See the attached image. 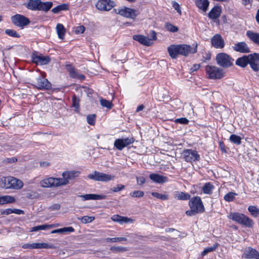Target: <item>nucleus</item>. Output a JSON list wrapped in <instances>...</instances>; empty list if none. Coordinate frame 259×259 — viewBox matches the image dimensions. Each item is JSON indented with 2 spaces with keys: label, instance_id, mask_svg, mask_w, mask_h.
Masks as SVG:
<instances>
[{
  "label": "nucleus",
  "instance_id": "f257e3e1",
  "mask_svg": "<svg viewBox=\"0 0 259 259\" xmlns=\"http://www.w3.org/2000/svg\"><path fill=\"white\" fill-rule=\"evenodd\" d=\"M194 48L187 45H171L167 48V52L172 59H177L179 55L184 56L197 52V44L193 45Z\"/></svg>",
  "mask_w": 259,
  "mask_h": 259
},
{
  "label": "nucleus",
  "instance_id": "f03ea898",
  "mask_svg": "<svg viewBox=\"0 0 259 259\" xmlns=\"http://www.w3.org/2000/svg\"><path fill=\"white\" fill-rule=\"evenodd\" d=\"M228 218L238 223L239 224L244 225L247 227L251 228L253 227L254 223L253 221L247 216L239 212H230Z\"/></svg>",
  "mask_w": 259,
  "mask_h": 259
},
{
  "label": "nucleus",
  "instance_id": "7ed1b4c3",
  "mask_svg": "<svg viewBox=\"0 0 259 259\" xmlns=\"http://www.w3.org/2000/svg\"><path fill=\"white\" fill-rule=\"evenodd\" d=\"M2 182L4 184V187L7 189L19 190L24 185L21 180L11 176L3 178Z\"/></svg>",
  "mask_w": 259,
  "mask_h": 259
},
{
  "label": "nucleus",
  "instance_id": "20e7f679",
  "mask_svg": "<svg viewBox=\"0 0 259 259\" xmlns=\"http://www.w3.org/2000/svg\"><path fill=\"white\" fill-rule=\"evenodd\" d=\"M206 76L209 79H220L225 75L224 70L215 66L207 65L205 67Z\"/></svg>",
  "mask_w": 259,
  "mask_h": 259
},
{
  "label": "nucleus",
  "instance_id": "39448f33",
  "mask_svg": "<svg viewBox=\"0 0 259 259\" xmlns=\"http://www.w3.org/2000/svg\"><path fill=\"white\" fill-rule=\"evenodd\" d=\"M217 63L223 68H228L233 64L234 60L229 55L225 53H220L215 57Z\"/></svg>",
  "mask_w": 259,
  "mask_h": 259
},
{
  "label": "nucleus",
  "instance_id": "423d86ee",
  "mask_svg": "<svg viewBox=\"0 0 259 259\" xmlns=\"http://www.w3.org/2000/svg\"><path fill=\"white\" fill-rule=\"evenodd\" d=\"M115 13L119 14L123 17L134 19L138 16L140 12L138 10L124 7L120 9H114Z\"/></svg>",
  "mask_w": 259,
  "mask_h": 259
},
{
  "label": "nucleus",
  "instance_id": "0eeeda50",
  "mask_svg": "<svg viewBox=\"0 0 259 259\" xmlns=\"http://www.w3.org/2000/svg\"><path fill=\"white\" fill-rule=\"evenodd\" d=\"M88 178L91 180L97 181L107 182L114 180L115 176L97 171H94L92 174L88 175Z\"/></svg>",
  "mask_w": 259,
  "mask_h": 259
},
{
  "label": "nucleus",
  "instance_id": "6e6552de",
  "mask_svg": "<svg viewBox=\"0 0 259 259\" xmlns=\"http://www.w3.org/2000/svg\"><path fill=\"white\" fill-rule=\"evenodd\" d=\"M79 172L75 171H66L62 173V178H59L61 186H65L69 183V182L77 177Z\"/></svg>",
  "mask_w": 259,
  "mask_h": 259
},
{
  "label": "nucleus",
  "instance_id": "1a4fd4ad",
  "mask_svg": "<svg viewBox=\"0 0 259 259\" xmlns=\"http://www.w3.org/2000/svg\"><path fill=\"white\" fill-rule=\"evenodd\" d=\"M189 205L191 209H194L199 213L203 212L204 211V207L201 198L198 196L192 197L190 199Z\"/></svg>",
  "mask_w": 259,
  "mask_h": 259
},
{
  "label": "nucleus",
  "instance_id": "9d476101",
  "mask_svg": "<svg viewBox=\"0 0 259 259\" xmlns=\"http://www.w3.org/2000/svg\"><path fill=\"white\" fill-rule=\"evenodd\" d=\"M12 23L16 26L23 29L30 23L28 18L20 14H16L11 17Z\"/></svg>",
  "mask_w": 259,
  "mask_h": 259
},
{
  "label": "nucleus",
  "instance_id": "9b49d317",
  "mask_svg": "<svg viewBox=\"0 0 259 259\" xmlns=\"http://www.w3.org/2000/svg\"><path fill=\"white\" fill-rule=\"evenodd\" d=\"M115 6L112 0H98L95 6L100 11H109Z\"/></svg>",
  "mask_w": 259,
  "mask_h": 259
},
{
  "label": "nucleus",
  "instance_id": "f8f14e48",
  "mask_svg": "<svg viewBox=\"0 0 259 259\" xmlns=\"http://www.w3.org/2000/svg\"><path fill=\"white\" fill-rule=\"evenodd\" d=\"M40 186L42 188H52L60 187L59 178L50 177L42 180Z\"/></svg>",
  "mask_w": 259,
  "mask_h": 259
},
{
  "label": "nucleus",
  "instance_id": "ddd939ff",
  "mask_svg": "<svg viewBox=\"0 0 259 259\" xmlns=\"http://www.w3.org/2000/svg\"><path fill=\"white\" fill-rule=\"evenodd\" d=\"M184 158L188 162H192L193 161H198L200 156L197 152L191 149L185 150L183 152Z\"/></svg>",
  "mask_w": 259,
  "mask_h": 259
},
{
  "label": "nucleus",
  "instance_id": "4468645a",
  "mask_svg": "<svg viewBox=\"0 0 259 259\" xmlns=\"http://www.w3.org/2000/svg\"><path fill=\"white\" fill-rule=\"evenodd\" d=\"M134 142L133 138H126L116 139L114 143V147L118 150H122L124 147Z\"/></svg>",
  "mask_w": 259,
  "mask_h": 259
},
{
  "label": "nucleus",
  "instance_id": "2eb2a0df",
  "mask_svg": "<svg viewBox=\"0 0 259 259\" xmlns=\"http://www.w3.org/2000/svg\"><path fill=\"white\" fill-rule=\"evenodd\" d=\"M31 59L33 63L39 65L48 64L51 61L50 57L41 54L37 55L35 53L32 54Z\"/></svg>",
  "mask_w": 259,
  "mask_h": 259
},
{
  "label": "nucleus",
  "instance_id": "dca6fc26",
  "mask_svg": "<svg viewBox=\"0 0 259 259\" xmlns=\"http://www.w3.org/2000/svg\"><path fill=\"white\" fill-rule=\"evenodd\" d=\"M34 83V86L40 90H48L51 88V84L48 79L41 76L36 78Z\"/></svg>",
  "mask_w": 259,
  "mask_h": 259
},
{
  "label": "nucleus",
  "instance_id": "f3484780",
  "mask_svg": "<svg viewBox=\"0 0 259 259\" xmlns=\"http://www.w3.org/2000/svg\"><path fill=\"white\" fill-rule=\"evenodd\" d=\"M249 65L251 68L255 72L259 71V54L253 53L249 55Z\"/></svg>",
  "mask_w": 259,
  "mask_h": 259
},
{
  "label": "nucleus",
  "instance_id": "a211bd4d",
  "mask_svg": "<svg viewBox=\"0 0 259 259\" xmlns=\"http://www.w3.org/2000/svg\"><path fill=\"white\" fill-rule=\"evenodd\" d=\"M212 46L217 49H222L225 46V41L220 34L214 35L211 39Z\"/></svg>",
  "mask_w": 259,
  "mask_h": 259
},
{
  "label": "nucleus",
  "instance_id": "6ab92c4d",
  "mask_svg": "<svg viewBox=\"0 0 259 259\" xmlns=\"http://www.w3.org/2000/svg\"><path fill=\"white\" fill-rule=\"evenodd\" d=\"M133 39L146 46H150L153 44L151 39L142 35H134Z\"/></svg>",
  "mask_w": 259,
  "mask_h": 259
},
{
  "label": "nucleus",
  "instance_id": "aec40b11",
  "mask_svg": "<svg viewBox=\"0 0 259 259\" xmlns=\"http://www.w3.org/2000/svg\"><path fill=\"white\" fill-rule=\"evenodd\" d=\"M233 50L236 52L242 53H247L250 52L249 48L245 42H240L235 44L233 47Z\"/></svg>",
  "mask_w": 259,
  "mask_h": 259
},
{
  "label": "nucleus",
  "instance_id": "412c9836",
  "mask_svg": "<svg viewBox=\"0 0 259 259\" xmlns=\"http://www.w3.org/2000/svg\"><path fill=\"white\" fill-rule=\"evenodd\" d=\"M111 219L113 221L118 222L120 224L123 223H133L134 221V220L131 218L120 216L117 214L113 215Z\"/></svg>",
  "mask_w": 259,
  "mask_h": 259
},
{
  "label": "nucleus",
  "instance_id": "4be33fe9",
  "mask_svg": "<svg viewBox=\"0 0 259 259\" xmlns=\"http://www.w3.org/2000/svg\"><path fill=\"white\" fill-rule=\"evenodd\" d=\"M149 178L153 182L159 184L165 183L168 181L167 177L156 174H150Z\"/></svg>",
  "mask_w": 259,
  "mask_h": 259
},
{
  "label": "nucleus",
  "instance_id": "5701e85b",
  "mask_svg": "<svg viewBox=\"0 0 259 259\" xmlns=\"http://www.w3.org/2000/svg\"><path fill=\"white\" fill-rule=\"evenodd\" d=\"M40 0H29L26 7L31 10H39Z\"/></svg>",
  "mask_w": 259,
  "mask_h": 259
},
{
  "label": "nucleus",
  "instance_id": "b1692460",
  "mask_svg": "<svg viewBox=\"0 0 259 259\" xmlns=\"http://www.w3.org/2000/svg\"><path fill=\"white\" fill-rule=\"evenodd\" d=\"M221 13V9L220 7H214L208 13V17L211 19H218Z\"/></svg>",
  "mask_w": 259,
  "mask_h": 259
},
{
  "label": "nucleus",
  "instance_id": "393cba45",
  "mask_svg": "<svg viewBox=\"0 0 259 259\" xmlns=\"http://www.w3.org/2000/svg\"><path fill=\"white\" fill-rule=\"evenodd\" d=\"M248 64H249V55L247 56L244 55L240 58H239L236 61V64L241 67H246Z\"/></svg>",
  "mask_w": 259,
  "mask_h": 259
},
{
  "label": "nucleus",
  "instance_id": "a878e982",
  "mask_svg": "<svg viewBox=\"0 0 259 259\" xmlns=\"http://www.w3.org/2000/svg\"><path fill=\"white\" fill-rule=\"evenodd\" d=\"M195 4L197 7L203 11L206 12L209 6V2L208 0H195Z\"/></svg>",
  "mask_w": 259,
  "mask_h": 259
},
{
  "label": "nucleus",
  "instance_id": "bb28decb",
  "mask_svg": "<svg viewBox=\"0 0 259 259\" xmlns=\"http://www.w3.org/2000/svg\"><path fill=\"white\" fill-rule=\"evenodd\" d=\"M246 35L255 44L259 46V33L248 30L246 32Z\"/></svg>",
  "mask_w": 259,
  "mask_h": 259
},
{
  "label": "nucleus",
  "instance_id": "cd10ccee",
  "mask_svg": "<svg viewBox=\"0 0 259 259\" xmlns=\"http://www.w3.org/2000/svg\"><path fill=\"white\" fill-rule=\"evenodd\" d=\"M16 202L14 197L10 195H0V204L3 205L7 203H13Z\"/></svg>",
  "mask_w": 259,
  "mask_h": 259
},
{
  "label": "nucleus",
  "instance_id": "c85d7f7f",
  "mask_svg": "<svg viewBox=\"0 0 259 259\" xmlns=\"http://www.w3.org/2000/svg\"><path fill=\"white\" fill-rule=\"evenodd\" d=\"M68 71L69 72L70 76L71 77L79 79L80 80H84L85 79L84 75L78 73L77 71L73 67H70L69 68H68Z\"/></svg>",
  "mask_w": 259,
  "mask_h": 259
},
{
  "label": "nucleus",
  "instance_id": "c756f323",
  "mask_svg": "<svg viewBox=\"0 0 259 259\" xmlns=\"http://www.w3.org/2000/svg\"><path fill=\"white\" fill-rule=\"evenodd\" d=\"M175 197L179 200H187L190 199L191 195L189 193L183 192H176Z\"/></svg>",
  "mask_w": 259,
  "mask_h": 259
},
{
  "label": "nucleus",
  "instance_id": "7c9ffc66",
  "mask_svg": "<svg viewBox=\"0 0 259 259\" xmlns=\"http://www.w3.org/2000/svg\"><path fill=\"white\" fill-rule=\"evenodd\" d=\"M55 226V225L44 224L42 225H39L31 228L30 232H36L39 230H44L48 229L53 228Z\"/></svg>",
  "mask_w": 259,
  "mask_h": 259
},
{
  "label": "nucleus",
  "instance_id": "2f4dec72",
  "mask_svg": "<svg viewBox=\"0 0 259 259\" xmlns=\"http://www.w3.org/2000/svg\"><path fill=\"white\" fill-rule=\"evenodd\" d=\"M56 30L59 38L63 39L66 32L64 26L61 24H58L56 26Z\"/></svg>",
  "mask_w": 259,
  "mask_h": 259
},
{
  "label": "nucleus",
  "instance_id": "473e14b6",
  "mask_svg": "<svg viewBox=\"0 0 259 259\" xmlns=\"http://www.w3.org/2000/svg\"><path fill=\"white\" fill-rule=\"evenodd\" d=\"M213 189V185L209 182L205 183L202 188L203 192L206 194H211Z\"/></svg>",
  "mask_w": 259,
  "mask_h": 259
},
{
  "label": "nucleus",
  "instance_id": "72a5a7b5",
  "mask_svg": "<svg viewBox=\"0 0 259 259\" xmlns=\"http://www.w3.org/2000/svg\"><path fill=\"white\" fill-rule=\"evenodd\" d=\"M219 245V244L218 243H215L212 246L205 248L204 250L201 252V255L204 256L209 252L214 251L218 247Z\"/></svg>",
  "mask_w": 259,
  "mask_h": 259
},
{
  "label": "nucleus",
  "instance_id": "f704fd0d",
  "mask_svg": "<svg viewBox=\"0 0 259 259\" xmlns=\"http://www.w3.org/2000/svg\"><path fill=\"white\" fill-rule=\"evenodd\" d=\"M53 6L52 2H47L45 3H42L40 1V4L39 6V10L48 11H49Z\"/></svg>",
  "mask_w": 259,
  "mask_h": 259
},
{
  "label": "nucleus",
  "instance_id": "c9c22d12",
  "mask_svg": "<svg viewBox=\"0 0 259 259\" xmlns=\"http://www.w3.org/2000/svg\"><path fill=\"white\" fill-rule=\"evenodd\" d=\"M247 256L249 258H254L255 259H258L259 257V252L254 249H249L247 251Z\"/></svg>",
  "mask_w": 259,
  "mask_h": 259
},
{
  "label": "nucleus",
  "instance_id": "e433bc0d",
  "mask_svg": "<svg viewBox=\"0 0 259 259\" xmlns=\"http://www.w3.org/2000/svg\"><path fill=\"white\" fill-rule=\"evenodd\" d=\"M248 210L253 217L255 218L259 215V209L255 206H249Z\"/></svg>",
  "mask_w": 259,
  "mask_h": 259
},
{
  "label": "nucleus",
  "instance_id": "4c0bfd02",
  "mask_svg": "<svg viewBox=\"0 0 259 259\" xmlns=\"http://www.w3.org/2000/svg\"><path fill=\"white\" fill-rule=\"evenodd\" d=\"M110 250L114 253H120L126 251L127 249L121 246H111Z\"/></svg>",
  "mask_w": 259,
  "mask_h": 259
},
{
  "label": "nucleus",
  "instance_id": "58836bf2",
  "mask_svg": "<svg viewBox=\"0 0 259 259\" xmlns=\"http://www.w3.org/2000/svg\"><path fill=\"white\" fill-rule=\"evenodd\" d=\"M49 247V244L46 243H33L31 245V249L48 248Z\"/></svg>",
  "mask_w": 259,
  "mask_h": 259
},
{
  "label": "nucleus",
  "instance_id": "ea45409f",
  "mask_svg": "<svg viewBox=\"0 0 259 259\" xmlns=\"http://www.w3.org/2000/svg\"><path fill=\"white\" fill-rule=\"evenodd\" d=\"M230 141L236 145H240L241 143V138L236 135H232L229 138Z\"/></svg>",
  "mask_w": 259,
  "mask_h": 259
},
{
  "label": "nucleus",
  "instance_id": "a19ab883",
  "mask_svg": "<svg viewBox=\"0 0 259 259\" xmlns=\"http://www.w3.org/2000/svg\"><path fill=\"white\" fill-rule=\"evenodd\" d=\"M151 195L153 196L162 200H167L169 198V196L167 194H162L157 192H152Z\"/></svg>",
  "mask_w": 259,
  "mask_h": 259
},
{
  "label": "nucleus",
  "instance_id": "79ce46f5",
  "mask_svg": "<svg viewBox=\"0 0 259 259\" xmlns=\"http://www.w3.org/2000/svg\"><path fill=\"white\" fill-rule=\"evenodd\" d=\"M101 105L104 107H106L108 109H111L112 107V103L107 100L101 98L100 100Z\"/></svg>",
  "mask_w": 259,
  "mask_h": 259
},
{
  "label": "nucleus",
  "instance_id": "37998d69",
  "mask_svg": "<svg viewBox=\"0 0 259 259\" xmlns=\"http://www.w3.org/2000/svg\"><path fill=\"white\" fill-rule=\"evenodd\" d=\"M78 220H80L81 223L84 224L91 223L95 220L94 217H89V216H83L81 218H79Z\"/></svg>",
  "mask_w": 259,
  "mask_h": 259
},
{
  "label": "nucleus",
  "instance_id": "c03bdc74",
  "mask_svg": "<svg viewBox=\"0 0 259 259\" xmlns=\"http://www.w3.org/2000/svg\"><path fill=\"white\" fill-rule=\"evenodd\" d=\"M236 195L237 194L235 193L229 192L224 196V199L228 202L232 201L235 199Z\"/></svg>",
  "mask_w": 259,
  "mask_h": 259
},
{
  "label": "nucleus",
  "instance_id": "a18cd8bd",
  "mask_svg": "<svg viewBox=\"0 0 259 259\" xmlns=\"http://www.w3.org/2000/svg\"><path fill=\"white\" fill-rule=\"evenodd\" d=\"M5 33L12 37L19 38L20 37V35L14 30L8 29L5 30Z\"/></svg>",
  "mask_w": 259,
  "mask_h": 259
},
{
  "label": "nucleus",
  "instance_id": "49530a36",
  "mask_svg": "<svg viewBox=\"0 0 259 259\" xmlns=\"http://www.w3.org/2000/svg\"><path fill=\"white\" fill-rule=\"evenodd\" d=\"M165 28L166 29L170 32H176L178 31V28L174 25L169 23H166L165 24Z\"/></svg>",
  "mask_w": 259,
  "mask_h": 259
},
{
  "label": "nucleus",
  "instance_id": "de8ad7c7",
  "mask_svg": "<svg viewBox=\"0 0 259 259\" xmlns=\"http://www.w3.org/2000/svg\"><path fill=\"white\" fill-rule=\"evenodd\" d=\"M72 106L75 108V110L78 111L79 109V100L75 96L72 98Z\"/></svg>",
  "mask_w": 259,
  "mask_h": 259
},
{
  "label": "nucleus",
  "instance_id": "09e8293b",
  "mask_svg": "<svg viewBox=\"0 0 259 259\" xmlns=\"http://www.w3.org/2000/svg\"><path fill=\"white\" fill-rule=\"evenodd\" d=\"M130 196L134 198H140L144 196V192L142 191H134L130 194Z\"/></svg>",
  "mask_w": 259,
  "mask_h": 259
},
{
  "label": "nucleus",
  "instance_id": "8fccbe9b",
  "mask_svg": "<svg viewBox=\"0 0 259 259\" xmlns=\"http://www.w3.org/2000/svg\"><path fill=\"white\" fill-rule=\"evenodd\" d=\"M127 239L125 237H114V238H107L106 241L107 242H119L121 241H126Z\"/></svg>",
  "mask_w": 259,
  "mask_h": 259
},
{
  "label": "nucleus",
  "instance_id": "3c124183",
  "mask_svg": "<svg viewBox=\"0 0 259 259\" xmlns=\"http://www.w3.org/2000/svg\"><path fill=\"white\" fill-rule=\"evenodd\" d=\"M96 116L95 114L89 115L87 117L88 123L90 125H94L95 123Z\"/></svg>",
  "mask_w": 259,
  "mask_h": 259
},
{
  "label": "nucleus",
  "instance_id": "603ef678",
  "mask_svg": "<svg viewBox=\"0 0 259 259\" xmlns=\"http://www.w3.org/2000/svg\"><path fill=\"white\" fill-rule=\"evenodd\" d=\"M125 186L121 184H118L116 187L111 188L110 191L113 192H118L120 191L123 190Z\"/></svg>",
  "mask_w": 259,
  "mask_h": 259
},
{
  "label": "nucleus",
  "instance_id": "864d4df0",
  "mask_svg": "<svg viewBox=\"0 0 259 259\" xmlns=\"http://www.w3.org/2000/svg\"><path fill=\"white\" fill-rule=\"evenodd\" d=\"M74 229L72 227H67L62 228V234H68L73 232Z\"/></svg>",
  "mask_w": 259,
  "mask_h": 259
},
{
  "label": "nucleus",
  "instance_id": "5fc2aeb1",
  "mask_svg": "<svg viewBox=\"0 0 259 259\" xmlns=\"http://www.w3.org/2000/svg\"><path fill=\"white\" fill-rule=\"evenodd\" d=\"M175 122L179 123L181 124H187L189 123V120L186 118L182 117L176 119L175 120Z\"/></svg>",
  "mask_w": 259,
  "mask_h": 259
},
{
  "label": "nucleus",
  "instance_id": "6e6d98bb",
  "mask_svg": "<svg viewBox=\"0 0 259 259\" xmlns=\"http://www.w3.org/2000/svg\"><path fill=\"white\" fill-rule=\"evenodd\" d=\"M92 200H101L106 198V196L105 195H98L92 194Z\"/></svg>",
  "mask_w": 259,
  "mask_h": 259
},
{
  "label": "nucleus",
  "instance_id": "4d7b16f0",
  "mask_svg": "<svg viewBox=\"0 0 259 259\" xmlns=\"http://www.w3.org/2000/svg\"><path fill=\"white\" fill-rule=\"evenodd\" d=\"M85 30V27L82 26V25H81V26H77L75 28V33L76 34H79V33H82Z\"/></svg>",
  "mask_w": 259,
  "mask_h": 259
},
{
  "label": "nucleus",
  "instance_id": "13d9d810",
  "mask_svg": "<svg viewBox=\"0 0 259 259\" xmlns=\"http://www.w3.org/2000/svg\"><path fill=\"white\" fill-rule=\"evenodd\" d=\"M197 213H198L196 212L194 209H191L190 210H188L186 211V214L187 215L190 217L195 215Z\"/></svg>",
  "mask_w": 259,
  "mask_h": 259
},
{
  "label": "nucleus",
  "instance_id": "bf43d9fd",
  "mask_svg": "<svg viewBox=\"0 0 259 259\" xmlns=\"http://www.w3.org/2000/svg\"><path fill=\"white\" fill-rule=\"evenodd\" d=\"M137 182L138 185H143L145 183V179L143 177H137Z\"/></svg>",
  "mask_w": 259,
  "mask_h": 259
},
{
  "label": "nucleus",
  "instance_id": "052dcab7",
  "mask_svg": "<svg viewBox=\"0 0 259 259\" xmlns=\"http://www.w3.org/2000/svg\"><path fill=\"white\" fill-rule=\"evenodd\" d=\"M172 7L180 14H181L180 5L176 2L172 3Z\"/></svg>",
  "mask_w": 259,
  "mask_h": 259
},
{
  "label": "nucleus",
  "instance_id": "680f3d73",
  "mask_svg": "<svg viewBox=\"0 0 259 259\" xmlns=\"http://www.w3.org/2000/svg\"><path fill=\"white\" fill-rule=\"evenodd\" d=\"M12 213V209L7 208L1 211V214L4 215H9Z\"/></svg>",
  "mask_w": 259,
  "mask_h": 259
},
{
  "label": "nucleus",
  "instance_id": "e2e57ef3",
  "mask_svg": "<svg viewBox=\"0 0 259 259\" xmlns=\"http://www.w3.org/2000/svg\"><path fill=\"white\" fill-rule=\"evenodd\" d=\"M60 208V205L58 203L54 204L50 207V209L51 210H59Z\"/></svg>",
  "mask_w": 259,
  "mask_h": 259
},
{
  "label": "nucleus",
  "instance_id": "0e129e2a",
  "mask_svg": "<svg viewBox=\"0 0 259 259\" xmlns=\"http://www.w3.org/2000/svg\"><path fill=\"white\" fill-rule=\"evenodd\" d=\"M12 213H16L17 214H23L24 212L23 210L19 209H12Z\"/></svg>",
  "mask_w": 259,
  "mask_h": 259
},
{
  "label": "nucleus",
  "instance_id": "69168bd1",
  "mask_svg": "<svg viewBox=\"0 0 259 259\" xmlns=\"http://www.w3.org/2000/svg\"><path fill=\"white\" fill-rule=\"evenodd\" d=\"M79 196L83 198L84 200H92V194H85L83 195H80Z\"/></svg>",
  "mask_w": 259,
  "mask_h": 259
},
{
  "label": "nucleus",
  "instance_id": "338daca9",
  "mask_svg": "<svg viewBox=\"0 0 259 259\" xmlns=\"http://www.w3.org/2000/svg\"><path fill=\"white\" fill-rule=\"evenodd\" d=\"M59 7L60 11L67 10L69 9L68 5L67 4H62L58 6Z\"/></svg>",
  "mask_w": 259,
  "mask_h": 259
},
{
  "label": "nucleus",
  "instance_id": "774afa93",
  "mask_svg": "<svg viewBox=\"0 0 259 259\" xmlns=\"http://www.w3.org/2000/svg\"><path fill=\"white\" fill-rule=\"evenodd\" d=\"M150 35L152 40H156L157 39L156 37V33L154 30H151L150 32Z\"/></svg>",
  "mask_w": 259,
  "mask_h": 259
}]
</instances>
